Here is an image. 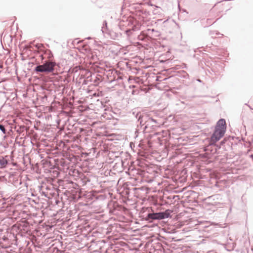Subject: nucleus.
Returning a JSON list of instances; mask_svg holds the SVG:
<instances>
[{
    "mask_svg": "<svg viewBox=\"0 0 253 253\" xmlns=\"http://www.w3.org/2000/svg\"><path fill=\"white\" fill-rule=\"evenodd\" d=\"M149 219H158L157 212L156 213H150L148 214L146 220H148Z\"/></svg>",
    "mask_w": 253,
    "mask_h": 253,
    "instance_id": "4",
    "label": "nucleus"
},
{
    "mask_svg": "<svg viewBox=\"0 0 253 253\" xmlns=\"http://www.w3.org/2000/svg\"><path fill=\"white\" fill-rule=\"evenodd\" d=\"M158 219H163L169 216L170 213L169 210H166L164 212H157Z\"/></svg>",
    "mask_w": 253,
    "mask_h": 253,
    "instance_id": "3",
    "label": "nucleus"
},
{
    "mask_svg": "<svg viewBox=\"0 0 253 253\" xmlns=\"http://www.w3.org/2000/svg\"><path fill=\"white\" fill-rule=\"evenodd\" d=\"M101 31L103 34L107 33V22L106 21L103 22Z\"/></svg>",
    "mask_w": 253,
    "mask_h": 253,
    "instance_id": "6",
    "label": "nucleus"
},
{
    "mask_svg": "<svg viewBox=\"0 0 253 253\" xmlns=\"http://www.w3.org/2000/svg\"><path fill=\"white\" fill-rule=\"evenodd\" d=\"M152 121H153L155 123H156V121L153 119H152Z\"/></svg>",
    "mask_w": 253,
    "mask_h": 253,
    "instance_id": "8",
    "label": "nucleus"
},
{
    "mask_svg": "<svg viewBox=\"0 0 253 253\" xmlns=\"http://www.w3.org/2000/svg\"><path fill=\"white\" fill-rule=\"evenodd\" d=\"M0 130L3 132V134L6 133V130L4 126L0 124Z\"/></svg>",
    "mask_w": 253,
    "mask_h": 253,
    "instance_id": "7",
    "label": "nucleus"
},
{
    "mask_svg": "<svg viewBox=\"0 0 253 253\" xmlns=\"http://www.w3.org/2000/svg\"><path fill=\"white\" fill-rule=\"evenodd\" d=\"M87 39H90L91 38L90 37H88L87 38Z\"/></svg>",
    "mask_w": 253,
    "mask_h": 253,
    "instance_id": "9",
    "label": "nucleus"
},
{
    "mask_svg": "<svg viewBox=\"0 0 253 253\" xmlns=\"http://www.w3.org/2000/svg\"><path fill=\"white\" fill-rule=\"evenodd\" d=\"M225 124V120L223 119H221L217 122L214 131L211 138L212 143L216 142L223 137L226 130Z\"/></svg>",
    "mask_w": 253,
    "mask_h": 253,
    "instance_id": "1",
    "label": "nucleus"
},
{
    "mask_svg": "<svg viewBox=\"0 0 253 253\" xmlns=\"http://www.w3.org/2000/svg\"><path fill=\"white\" fill-rule=\"evenodd\" d=\"M56 63L54 62L47 61L42 65L37 66L35 71L36 72L51 73L54 71Z\"/></svg>",
    "mask_w": 253,
    "mask_h": 253,
    "instance_id": "2",
    "label": "nucleus"
},
{
    "mask_svg": "<svg viewBox=\"0 0 253 253\" xmlns=\"http://www.w3.org/2000/svg\"><path fill=\"white\" fill-rule=\"evenodd\" d=\"M7 160L3 157H0V165L2 167H5L7 164Z\"/></svg>",
    "mask_w": 253,
    "mask_h": 253,
    "instance_id": "5",
    "label": "nucleus"
}]
</instances>
